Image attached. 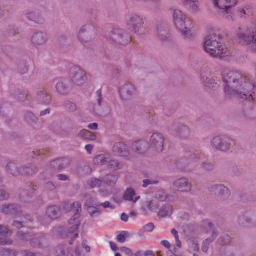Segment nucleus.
Here are the masks:
<instances>
[{
  "label": "nucleus",
  "mask_w": 256,
  "mask_h": 256,
  "mask_svg": "<svg viewBox=\"0 0 256 256\" xmlns=\"http://www.w3.org/2000/svg\"><path fill=\"white\" fill-rule=\"evenodd\" d=\"M186 2L188 4H190V9L193 12H196L197 11L198 8L195 0H192L191 1L189 0Z\"/></svg>",
  "instance_id": "obj_64"
},
{
  "label": "nucleus",
  "mask_w": 256,
  "mask_h": 256,
  "mask_svg": "<svg viewBox=\"0 0 256 256\" xmlns=\"http://www.w3.org/2000/svg\"><path fill=\"white\" fill-rule=\"evenodd\" d=\"M173 19L175 26L184 39L190 40L193 38L194 34L190 30L191 22L181 10L178 9L174 10Z\"/></svg>",
  "instance_id": "obj_3"
},
{
  "label": "nucleus",
  "mask_w": 256,
  "mask_h": 256,
  "mask_svg": "<svg viewBox=\"0 0 256 256\" xmlns=\"http://www.w3.org/2000/svg\"><path fill=\"white\" fill-rule=\"evenodd\" d=\"M96 34L95 28L90 26H82L78 32V39L82 44H85L92 42Z\"/></svg>",
  "instance_id": "obj_11"
},
{
  "label": "nucleus",
  "mask_w": 256,
  "mask_h": 256,
  "mask_svg": "<svg viewBox=\"0 0 256 256\" xmlns=\"http://www.w3.org/2000/svg\"><path fill=\"white\" fill-rule=\"evenodd\" d=\"M118 177L117 176L114 174H108L104 178V182L109 186H114L117 180Z\"/></svg>",
  "instance_id": "obj_46"
},
{
  "label": "nucleus",
  "mask_w": 256,
  "mask_h": 256,
  "mask_svg": "<svg viewBox=\"0 0 256 256\" xmlns=\"http://www.w3.org/2000/svg\"><path fill=\"white\" fill-rule=\"evenodd\" d=\"M232 8H225L222 10H220L219 12L220 14L224 18H226L227 20L230 22H232L234 20V18L233 16V14L232 13Z\"/></svg>",
  "instance_id": "obj_44"
},
{
  "label": "nucleus",
  "mask_w": 256,
  "mask_h": 256,
  "mask_svg": "<svg viewBox=\"0 0 256 256\" xmlns=\"http://www.w3.org/2000/svg\"><path fill=\"white\" fill-rule=\"evenodd\" d=\"M205 228L212 232L211 236L205 240L202 244V250L204 252H207L210 244L214 240L218 235V232L216 230L214 224L208 221H206L204 224Z\"/></svg>",
  "instance_id": "obj_15"
},
{
  "label": "nucleus",
  "mask_w": 256,
  "mask_h": 256,
  "mask_svg": "<svg viewBox=\"0 0 256 256\" xmlns=\"http://www.w3.org/2000/svg\"><path fill=\"white\" fill-rule=\"evenodd\" d=\"M232 238L230 236L226 234H224L220 237L219 239L220 244L222 246H226L231 242Z\"/></svg>",
  "instance_id": "obj_47"
},
{
  "label": "nucleus",
  "mask_w": 256,
  "mask_h": 256,
  "mask_svg": "<svg viewBox=\"0 0 256 256\" xmlns=\"http://www.w3.org/2000/svg\"><path fill=\"white\" fill-rule=\"evenodd\" d=\"M35 98L38 102L46 105L49 104L52 100L51 95L44 90H38L36 94Z\"/></svg>",
  "instance_id": "obj_21"
},
{
  "label": "nucleus",
  "mask_w": 256,
  "mask_h": 256,
  "mask_svg": "<svg viewBox=\"0 0 256 256\" xmlns=\"http://www.w3.org/2000/svg\"><path fill=\"white\" fill-rule=\"evenodd\" d=\"M110 158V156L109 154H100L96 156L93 161L94 164L102 166L107 164Z\"/></svg>",
  "instance_id": "obj_33"
},
{
  "label": "nucleus",
  "mask_w": 256,
  "mask_h": 256,
  "mask_svg": "<svg viewBox=\"0 0 256 256\" xmlns=\"http://www.w3.org/2000/svg\"><path fill=\"white\" fill-rule=\"evenodd\" d=\"M64 106L66 109L72 112H76L77 110L76 104L69 100L65 101L64 104Z\"/></svg>",
  "instance_id": "obj_49"
},
{
  "label": "nucleus",
  "mask_w": 256,
  "mask_h": 256,
  "mask_svg": "<svg viewBox=\"0 0 256 256\" xmlns=\"http://www.w3.org/2000/svg\"><path fill=\"white\" fill-rule=\"evenodd\" d=\"M102 181L99 179L93 178L92 179L90 182V186L92 188H98L101 186Z\"/></svg>",
  "instance_id": "obj_55"
},
{
  "label": "nucleus",
  "mask_w": 256,
  "mask_h": 256,
  "mask_svg": "<svg viewBox=\"0 0 256 256\" xmlns=\"http://www.w3.org/2000/svg\"><path fill=\"white\" fill-rule=\"evenodd\" d=\"M56 252L57 256H66L65 248L63 246H58L56 248Z\"/></svg>",
  "instance_id": "obj_53"
},
{
  "label": "nucleus",
  "mask_w": 256,
  "mask_h": 256,
  "mask_svg": "<svg viewBox=\"0 0 256 256\" xmlns=\"http://www.w3.org/2000/svg\"><path fill=\"white\" fill-rule=\"evenodd\" d=\"M28 20L38 24H42L45 22L43 14L38 10L30 11L25 14Z\"/></svg>",
  "instance_id": "obj_20"
},
{
  "label": "nucleus",
  "mask_w": 256,
  "mask_h": 256,
  "mask_svg": "<svg viewBox=\"0 0 256 256\" xmlns=\"http://www.w3.org/2000/svg\"><path fill=\"white\" fill-rule=\"evenodd\" d=\"M68 160L64 158H58L50 162V167L54 170H61L68 166Z\"/></svg>",
  "instance_id": "obj_28"
},
{
  "label": "nucleus",
  "mask_w": 256,
  "mask_h": 256,
  "mask_svg": "<svg viewBox=\"0 0 256 256\" xmlns=\"http://www.w3.org/2000/svg\"><path fill=\"white\" fill-rule=\"evenodd\" d=\"M171 130L174 136L180 138L186 139L190 136L189 128L182 124L172 125Z\"/></svg>",
  "instance_id": "obj_18"
},
{
  "label": "nucleus",
  "mask_w": 256,
  "mask_h": 256,
  "mask_svg": "<svg viewBox=\"0 0 256 256\" xmlns=\"http://www.w3.org/2000/svg\"><path fill=\"white\" fill-rule=\"evenodd\" d=\"M70 77L74 84L81 86L87 81L86 72L82 68L74 66L70 70Z\"/></svg>",
  "instance_id": "obj_8"
},
{
  "label": "nucleus",
  "mask_w": 256,
  "mask_h": 256,
  "mask_svg": "<svg viewBox=\"0 0 256 256\" xmlns=\"http://www.w3.org/2000/svg\"><path fill=\"white\" fill-rule=\"evenodd\" d=\"M16 253L14 251L7 248H2L0 254V256H16Z\"/></svg>",
  "instance_id": "obj_51"
},
{
  "label": "nucleus",
  "mask_w": 256,
  "mask_h": 256,
  "mask_svg": "<svg viewBox=\"0 0 256 256\" xmlns=\"http://www.w3.org/2000/svg\"><path fill=\"white\" fill-rule=\"evenodd\" d=\"M148 148V143L144 140H138L132 143V150L138 154H143Z\"/></svg>",
  "instance_id": "obj_26"
},
{
  "label": "nucleus",
  "mask_w": 256,
  "mask_h": 256,
  "mask_svg": "<svg viewBox=\"0 0 256 256\" xmlns=\"http://www.w3.org/2000/svg\"><path fill=\"white\" fill-rule=\"evenodd\" d=\"M6 168L7 172L13 176H17L20 175V166L14 163H8Z\"/></svg>",
  "instance_id": "obj_36"
},
{
  "label": "nucleus",
  "mask_w": 256,
  "mask_h": 256,
  "mask_svg": "<svg viewBox=\"0 0 256 256\" xmlns=\"http://www.w3.org/2000/svg\"><path fill=\"white\" fill-rule=\"evenodd\" d=\"M38 170V168L32 164L20 166V175L30 176L36 174Z\"/></svg>",
  "instance_id": "obj_27"
},
{
  "label": "nucleus",
  "mask_w": 256,
  "mask_h": 256,
  "mask_svg": "<svg viewBox=\"0 0 256 256\" xmlns=\"http://www.w3.org/2000/svg\"><path fill=\"white\" fill-rule=\"evenodd\" d=\"M56 92L60 95L66 96L69 92V89L67 84L62 80L58 81L56 85Z\"/></svg>",
  "instance_id": "obj_35"
},
{
  "label": "nucleus",
  "mask_w": 256,
  "mask_h": 256,
  "mask_svg": "<svg viewBox=\"0 0 256 256\" xmlns=\"http://www.w3.org/2000/svg\"><path fill=\"white\" fill-rule=\"evenodd\" d=\"M12 234V231L10 230L6 226L4 225H0V234L3 236L9 234L10 236Z\"/></svg>",
  "instance_id": "obj_56"
},
{
  "label": "nucleus",
  "mask_w": 256,
  "mask_h": 256,
  "mask_svg": "<svg viewBox=\"0 0 256 256\" xmlns=\"http://www.w3.org/2000/svg\"><path fill=\"white\" fill-rule=\"evenodd\" d=\"M64 208L66 211H72L74 212V214H76L77 219H78V214L82 212V208L81 204L78 202H74L72 204H64Z\"/></svg>",
  "instance_id": "obj_30"
},
{
  "label": "nucleus",
  "mask_w": 256,
  "mask_h": 256,
  "mask_svg": "<svg viewBox=\"0 0 256 256\" xmlns=\"http://www.w3.org/2000/svg\"><path fill=\"white\" fill-rule=\"evenodd\" d=\"M220 75H219L218 78L216 76L214 78V76H212L211 72H208V70L202 72L201 74V78L203 82L204 89L206 91L218 86V82H220Z\"/></svg>",
  "instance_id": "obj_12"
},
{
  "label": "nucleus",
  "mask_w": 256,
  "mask_h": 256,
  "mask_svg": "<svg viewBox=\"0 0 256 256\" xmlns=\"http://www.w3.org/2000/svg\"><path fill=\"white\" fill-rule=\"evenodd\" d=\"M172 208L170 204L162 206L158 212V216L161 218L170 216L172 213Z\"/></svg>",
  "instance_id": "obj_38"
},
{
  "label": "nucleus",
  "mask_w": 256,
  "mask_h": 256,
  "mask_svg": "<svg viewBox=\"0 0 256 256\" xmlns=\"http://www.w3.org/2000/svg\"><path fill=\"white\" fill-rule=\"evenodd\" d=\"M81 170L82 174L84 175H88L92 172V168L88 165H84L82 168Z\"/></svg>",
  "instance_id": "obj_63"
},
{
  "label": "nucleus",
  "mask_w": 256,
  "mask_h": 256,
  "mask_svg": "<svg viewBox=\"0 0 256 256\" xmlns=\"http://www.w3.org/2000/svg\"><path fill=\"white\" fill-rule=\"evenodd\" d=\"M120 94L122 100H129L136 94L135 87L130 83L126 84L120 88Z\"/></svg>",
  "instance_id": "obj_19"
},
{
  "label": "nucleus",
  "mask_w": 256,
  "mask_h": 256,
  "mask_svg": "<svg viewBox=\"0 0 256 256\" xmlns=\"http://www.w3.org/2000/svg\"><path fill=\"white\" fill-rule=\"evenodd\" d=\"M110 38L120 46H126L130 42V36L120 29H114L109 34Z\"/></svg>",
  "instance_id": "obj_7"
},
{
  "label": "nucleus",
  "mask_w": 256,
  "mask_h": 256,
  "mask_svg": "<svg viewBox=\"0 0 256 256\" xmlns=\"http://www.w3.org/2000/svg\"><path fill=\"white\" fill-rule=\"evenodd\" d=\"M136 195V192L132 188H129L125 191L123 194V199L126 201L132 202L136 203L140 198V196H138L134 198Z\"/></svg>",
  "instance_id": "obj_29"
},
{
  "label": "nucleus",
  "mask_w": 256,
  "mask_h": 256,
  "mask_svg": "<svg viewBox=\"0 0 256 256\" xmlns=\"http://www.w3.org/2000/svg\"><path fill=\"white\" fill-rule=\"evenodd\" d=\"M46 242L47 240L46 237L42 234L34 235L30 241V244L32 246L38 248L44 247Z\"/></svg>",
  "instance_id": "obj_23"
},
{
  "label": "nucleus",
  "mask_w": 256,
  "mask_h": 256,
  "mask_svg": "<svg viewBox=\"0 0 256 256\" xmlns=\"http://www.w3.org/2000/svg\"><path fill=\"white\" fill-rule=\"evenodd\" d=\"M68 224L72 226L68 230L70 234H72L76 232L80 224V222L77 219L76 214L74 215L70 219L68 220Z\"/></svg>",
  "instance_id": "obj_34"
},
{
  "label": "nucleus",
  "mask_w": 256,
  "mask_h": 256,
  "mask_svg": "<svg viewBox=\"0 0 256 256\" xmlns=\"http://www.w3.org/2000/svg\"><path fill=\"white\" fill-rule=\"evenodd\" d=\"M18 238L24 241H28L29 240L30 236L28 233H24L22 232H20L18 234Z\"/></svg>",
  "instance_id": "obj_60"
},
{
  "label": "nucleus",
  "mask_w": 256,
  "mask_h": 256,
  "mask_svg": "<svg viewBox=\"0 0 256 256\" xmlns=\"http://www.w3.org/2000/svg\"><path fill=\"white\" fill-rule=\"evenodd\" d=\"M214 6L220 10L231 8L236 4V0H212Z\"/></svg>",
  "instance_id": "obj_25"
},
{
  "label": "nucleus",
  "mask_w": 256,
  "mask_h": 256,
  "mask_svg": "<svg viewBox=\"0 0 256 256\" xmlns=\"http://www.w3.org/2000/svg\"><path fill=\"white\" fill-rule=\"evenodd\" d=\"M171 188L174 190L189 192L192 190V186L187 178H181L172 182Z\"/></svg>",
  "instance_id": "obj_14"
},
{
  "label": "nucleus",
  "mask_w": 256,
  "mask_h": 256,
  "mask_svg": "<svg viewBox=\"0 0 256 256\" xmlns=\"http://www.w3.org/2000/svg\"><path fill=\"white\" fill-rule=\"evenodd\" d=\"M200 167L204 170L210 172L214 170V164L211 162H202L200 164Z\"/></svg>",
  "instance_id": "obj_50"
},
{
  "label": "nucleus",
  "mask_w": 256,
  "mask_h": 256,
  "mask_svg": "<svg viewBox=\"0 0 256 256\" xmlns=\"http://www.w3.org/2000/svg\"><path fill=\"white\" fill-rule=\"evenodd\" d=\"M112 150L114 155L128 158L130 156L128 146L123 142H116L112 146Z\"/></svg>",
  "instance_id": "obj_17"
},
{
  "label": "nucleus",
  "mask_w": 256,
  "mask_h": 256,
  "mask_svg": "<svg viewBox=\"0 0 256 256\" xmlns=\"http://www.w3.org/2000/svg\"><path fill=\"white\" fill-rule=\"evenodd\" d=\"M50 150L48 148L37 150L30 152V156L33 158H43L48 155Z\"/></svg>",
  "instance_id": "obj_39"
},
{
  "label": "nucleus",
  "mask_w": 256,
  "mask_h": 256,
  "mask_svg": "<svg viewBox=\"0 0 256 256\" xmlns=\"http://www.w3.org/2000/svg\"><path fill=\"white\" fill-rule=\"evenodd\" d=\"M44 188L46 190L52 191L56 188V186L52 182H47L44 184Z\"/></svg>",
  "instance_id": "obj_57"
},
{
  "label": "nucleus",
  "mask_w": 256,
  "mask_h": 256,
  "mask_svg": "<svg viewBox=\"0 0 256 256\" xmlns=\"http://www.w3.org/2000/svg\"><path fill=\"white\" fill-rule=\"evenodd\" d=\"M130 30L139 34L145 32V18L144 16L136 14L132 15L128 22Z\"/></svg>",
  "instance_id": "obj_6"
},
{
  "label": "nucleus",
  "mask_w": 256,
  "mask_h": 256,
  "mask_svg": "<svg viewBox=\"0 0 256 256\" xmlns=\"http://www.w3.org/2000/svg\"><path fill=\"white\" fill-rule=\"evenodd\" d=\"M16 218L19 220H14L12 226L18 229L24 227V224L26 223L28 221H30L32 220V217L30 216L27 214H26L24 216H22L21 218Z\"/></svg>",
  "instance_id": "obj_32"
},
{
  "label": "nucleus",
  "mask_w": 256,
  "mask_h": 256,
  "mask_svg": "<svg viewBox=\"0 0 256 256\" xmlns=\"http://www.w3.org/2000/svg\"><path fill=\"white\" fill-rule=\"evenodd\" d=\"M235 141L226 136H216L210 140V146L213 150L227 152L234 148Z\"/></svg>",
  "instance_id": "obj_5"
},
{
  "label": "nucleus",
  "mask_w": 256,
  "mask_h": 256,
  "mask_svg": "<svg viewBox=\"0 0 256 256\" xmlns=\"http://www.w3.org/2000/svg\"><path fill=\"white\" fill-rule=\"evenodd\" d=\"M9 194L4 190L0 188V200H4L9 198Z\"/></svg>",
  "instance_id": "obj_59"
},
{
  "label": "nucleus",
  "mask_w": 256,
  "mask_h": 256,
  "mask_svg": "<svg viewBox=\"0 0 256 256\" xmlns=\"http://www.w3.org/2000/svg\"><path fill=\"white\" fill-rule=\"evenodd\" d=\"M13 244V241L10 238H0V245H10Z\"/></svg>",
  "instance_id": "obj_61"
},
{
  "label": "nucleus",
  "mask_w": 256,
  "mask_h": 256,
  "mask_svg": "<svg viewBox=\"0 0 256 256\" xmlns=\"http://www.w3.org/2000/svg\"><path fill=\"white\" fill-rule=\"evenodd\" d=\"M209 191L220 200L224 201L228 199L231 194L230 190L224 184H216L211 186Z\"/></svg>",
  "instance_id": "obj_9"
},
{
  "label": "nucleus",
  "mask_w": 256,
  "mask_h": 256,
  "mask_svg": "<svg viewBox=\"0 0 256 256\" xmlns=\"http://www.w3.org/2000/svg\"><path fill=\"white\" fill-rule=\"evenodd\" d=\"M78 136L82 138L90 140H94L96 138L94 134L86 130H83L80 131L78 134Z\"/></svg>",
  "instance_id": "obj_43"
},
{
  "label": "nucleus",
  "mask_w": 256,
  "mask_h": 256,
  "mask_svg": "<svg viewBox=\"0 0 256 256\" xmlns=\"http://www.w3.org/2000/svg\"><path fill=\"white\" fill-rule=\"evenodd\" d=\"M24 117L25 121L32 126L35 124L38 120V118L30 112H26Z\"/></svg>",
  "instance_id": "obj_42"
},
{
  "label": "nucleus",
  "mask_w": 256,
  "mask_h": 256,
  "mask_svg": "<svg viewBox=\"0 0 256 256\" xmlns=\"http://www.w3.org/2000/svg\"><path fill=\"white\" fill-rule=\"evenodd\" d=\"M164 138L158 132L154 133L150 137L148 148L158 152H162L164 148Z\"/></svg>",
  "instance_id": "obj_13"
},
{
  "label": "nucleus",
  "mask_w": 256,
  "mask_h": 256,
  "mask_svg": "<svg viewBox=\"0 0 256 256\" xmlns=\"http://www.w3.org/2000/svg\"><path fill=\"white\" fill-rule=\"evenodd\" d=\"M237 222L242 228H248L256 226V212H246L238 216Z\"/></svg>",
  "instance_id": "obj_10"
},
{
  "label": "nucleus",
  "mask_w": 256,
  "mask_h": 256,
  "mask_svg": "<svg viewBox=\"0 0 256 256\" xmlns=\"http://www.w3.org/2000/svg\"><path fill=\"white\" fill-rule=\"evenodd\" d=\"M14 98L20 102H25L28 98V95L26 92L17 90L12 94Z\"/></svg>",
  "instance_id": "obj_41"
},
{
  "label": "nucleus",
  "mask_w": 256,
  "mask_h": 256,
  "mask_svg": "<svg viewBox=\"0 0 256 256\" xmlns=\"http://www.w3.org/2000/svg\"><path fill=\"white\" fill-rule=\"evenodd\" d=\"M34 185L33 184H28L20 194L22 200L24 202H28L30 198L34 196Z\"/></svg>",
  "instance_id": "obj_24"
},
{
  "label": "nucleus",
  "mask_w": 256,
  "mask_h": 256,
  "mask_svg": "<svg viewBox=\"0 0 256 256\" xmlns=\"http://www.w3.org/2000/svg\"><path fill=\"white\" fill-rule=\"evenodd\" d=\"M46 214L50 218L56 219L60 216V209L56 206H50L47 208Z\"/></svg>",
  "instance_id": "obj_37"
},
{
  "label": "nucleus",
  "mask_w": 256,
  "mask_h": 256,
  "mask_svg": "<svg viewBox=\"0 0 256 256\" xmlns=\"http://www.w3.org/2000/svg\"><path fill=\"white\" fill-rule=\"evenodd\" d=\"M156 30L159 38L164 41L168 40L170 38L169 29L168 26L164 23L158 24Z\"/></svg>",
  "instance_id": "obj_22"
},
{
  "label": "nucleus",
  "mask_w": 256,
  "mask_h": 256,
  "mask_svg": "<svg viewBox=\"0 0 256 256\" xmlns=\"http://www.w3.org/2000/svg\"><path fill=\"white\" fill-rule=\"evenodd\" d=\"M204 48L210 56L216 58H222L226 53L222 36L216 32L210 33L206 36Z\"/></svg>",
  "instance_id": "obj_2"
},
{
  "label": "nucleus",
  "mask_w": 256,
  "mask_h": 256,
  "mask_svg": "<svg viewBox=\"0 0 256 256\" xmlns=\"http://www.w3.org/2000/svg\"><path fill=\"white\" fill-rule=\"evenodd\" d=\"M7 212L16 218H21L22 216H25L26 214H23L20 208L15 204H9L6 208Z\"/></svg>",
  "instance_id": "obj_31"
},
{
  "label": "nucleus",
  "mask_w": 256,
  "mask_h": 256,
  "mask_svg": "<svg viewBox=\"0 0 256 256\" xmlns=\"http://www.w3.org/2000/svg\"><path fill=\"white\" fill-rule=\"evenodd\" d=\"M236 38L238 44L248 46L250 50L256 54V26L245 30L239 28L236 31Z\"/></svg>",
  "instance_id": "obj_4"
},
{
  "label": "nucleus",
  "mask_w": 256,
  "mask_h": 256,
  "mask_svg": "<svg viewBox=\"0 0 256 256\" xmlns=\"http://www.w3.org/2000/svg\"><path fill=\"white\" fill-rule=\"evenodd\" d=\"M229 172L232 176H238L240 174L239 168L235 164H233L230 166Z\"/></svg>",
  "instance_id": "obj_54"
},
{
  "label": "nucleus",
  "mask_w": 256,
  "mask_h": 256,
  "mask_svg": "<svg viewBox=\"0 0 256 256\" xmlns=\"http://www.w3.org/2000/svg\"><path fill=\"white\" fill-rule=\"evenodd\" d=\"M107 168L110 170L116 171L122 168V164L118 160L110 158L107 164Z\"/></svg>",
  "instance_id": "obj_40"
},
{
  "label": "nucleus",
  "mask_w": 256,
  "mask_h": 256,
  "mask_svg": "<svg viewBox=\"0 0 256 256\" xmlns=\"http://www.w3.org/2000/svg\"><path fill=\"white\" fill-rule=\"evenodd\" d=\"M48 34L41 31L34 32L31 36L30 42L33 46L38 48L46 45L48 42Z\"/></svg>",
  "instance_id": "obj_16"
},
{
  "label": "nucleus",
  "mask_w": 256,
  "mask_h": 256,
  "mask_svg": "<svg viewBox=\"0 0 256 256\" xmlns=\"http://www.w3.org/2000/svg\"><path fill=\"white\" fill-rule=\"evenodd\" d=\"M156 198L161 202L166 201L168 199V194L163 190H158L156 195Z\"/></svg>",
  "instance_id": "obj_48"
},
{
  "label": "nucleus",
  "mask_w": 256,
  "mask_h": 256,
  "mask_svg": "<svg viewBox=\"0 0 256 256\" xmlns=\"http://www.w3.org/2000/svg\"><path fill=\"white\" fill-rule=\"evenodd\" d=\"M88 212L91 216H98L100 212L98 208L95 206H89L88 207Z\"/></svg>",
  "instance_id": "obj_52"
},
{
  "label": "nucleus",
  "mask_w": 256,
  "mask_h": 256,
  "mask_svg": "<svg viewBox=\"0 0 256 256\" xmlns=\"http://www.w3.org/2000/svg\"><path fill=\"white\" fill-rule=\"evenodd\" d=\"M20 254L22 256H42L40 253L32 252L26 250L21 251Z\"/></svg>",
  "instance_id": "obj_58"
},
{
  "label": "nucleus",
  "mask_w": 256,
  "mask_h": 256,
  "mask_svg": "<svg viewBox=\"0 0 256 256\" xmlns=\"http://www.w3.org/2000/svg\"><path fill=\"white\" fill-rule=\"evenodd\" d=\"M17 70L21 74L26 73L28 70V62L24 60L20 62L18 64Z\"/></svg>",
  "instance_id": "obj_45"
},
{
  "label": "nucleus",
  "mask_w": 256,
  "mask_h": 256,
  "mask_svg": "<svg viewBox=\"0 0 256 256\" xmlns=\"http://www.w3.org/2000/svg\"><path fill=\"white\" fill-rule=\"evenodd\" d=\"M96 98L98 102V106H101V103L103 100L102 92L101 90H98L96 92Z\"/></svg>",
  "instance_id": "obj_62"
},
{
  "label": "nucleus",
  "mask_w": 256,
  "mask_h": 256,
  "mask_svg": "<svg viewBox=\"0 0 256 256\" xmlns=\"http://www.w3.org/2000/svg\"><path fill=\"white\" fill-rule=\"evenodd\" d=\"M226 94L234 97L241 102H253L256 100L254 90L256 83L247 74L237 71H228L222 76Z\"/></svg>",
  "instance_id": "obj_1"
}]
</instances>
